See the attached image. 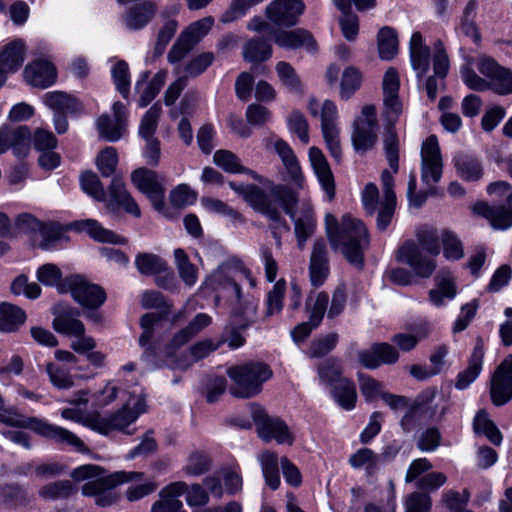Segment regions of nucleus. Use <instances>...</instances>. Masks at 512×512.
<instances>
[{
    "label": "nucleus",
    "instance_id": "obj_1",
    "mask_svg": "<svg viewBox=\"0 0 512 512\" xmlns=\"http://www.w3.org/2000/svg\"><path fill=\"white\" fill-rule=\"evenodd\" d=\"M229 187L240 195L254 210L265 215L273 222L282 220L279 206L294 222V231L300 249L306 245L316 228V220L311 203L308 200L299 202L295 190L287 185H274L269 196L256 185L230 182Z\"/></svg>",
    "mask_w": 512,
    "mask_h": 512
},
{
    "label": "nucleus",
    "instance_id": "obj_2",
    "mask_svg": "<svg viewBox=\"0 0 512 512\" xmlns=\"http://www.w3.org/2000/svg\"><path fill=\"white\" fill-rule=\"evenodd\" d=\"M219 295L226 298L236 314L243 315L252 322L256 313V301L248 291L243 293V286L253 289L256 281L251 272L238 260H228L221 264L205 281Z\"/></svg>",
    "mask_w": 512,
    "mask_h": 512
},
{
    "label": "nucleus",
    "instance_id": "obj_3",
    "mask_svg": "<svg viewBox=\"0 0 512 512\" xmlns=\"http://www.w3.org/2000/svg\"><path fill=\"white\" fill-rule=\"evenodd\" d=\"M325 228L331 247L340 251L351 264L361 266L363 251L369 245V234L363 221L346 214L338 222L333 214H326Z\"/></svg>",
    "mask_w": 512,
    "mask_h": 512
},
{
    "label": "nucleus",
    "instance_id": "obj_4",
    "mask_svg": "<svg viewBox=\"0 0 512 512\" xmlns=\"http://www.w3.org/2000/svg\"><path fill=\"white\" fill-rule=\"evenodd\" d=\"M70 476L75 482H85L81 488L84 496H94L96 504L105 507L117 500V495L111 491L114 487L137 480L142 473L116 471L108 474L101 466L86 464L75 468Z\"/></svg>",
    "mask_w": 512,
    "mask_h": 512
},
{
    "label": "nucleus",
    "instance_id": "obj_5",
    "mask_svg": "<svg viewBox=\"0 0 512 512\" xmlns=\"http://www.w3.org/2000/svg\"><path fill=\"white\" fill-rule=\"evenodd\" d=\"M145 410V398L142 396L136 398L132 397L120 410L109 416H100L98 414L88 416L85 425L103 435H108L112 431H121L131 434L132 432L127 430V428L134 423Z\"/></svg>",
    "mask_w": 512,
    "mask_h": 512
},
{
    "label": "nucleus",
    "instance_id": "obj_6",
    "mask_svg": "<svg viewBox=\"0 0 512 512\" xmlns=\"http://www.w3.org/2000/svg\"><path fill=\"white\" fill-rule=\"evenodd\" d=\"M53 329L63 335L72 337L71 349L76 353H86L96 347V340L86 335L84 323L78 318L79 313L71 307L57 304L53 307Z\"/></svg>",
    "mask_w": 512,
    "mask_h": 512
},
{
    "label": "nucleus",
    "instance_id": "obj_7",
    "mask_svg": "<svg viewBox=\"0 0 512 512\" xmlns=\"http://www.w3.org/2000/svg\"><path fill=\"white\" fill-rule=\"evenodd\" d=\"M227 374L234 382L233 395L250 398L260 393L262 384L270 379L272 371L262 362H250L230 367Z\"/></svg>",
    "mask_w": 512,
    "mask_h": 512
},
{
    "label": "nucleus",
    "instance_id": "obj_8",
    "mask_svg": "<svg viewBox=\"0 0 512 512\" xmlns=\"http://www.w3.org/2000/svg\"><path fill=\"white\" fill-rule=\"evenodd\" d=\"M352 144L357 153H365L374 148L378 140V120L376 108L365 105L353 124Z\"/></svg>",
    "mask_w": 512,
    "mask_h": 512
},
{
    "label": "nucleus",
    "instance_id": "obj_9",
    "mask_svg": "<svg viewBox=\"0 0 512 512\" xmlns=\"http://www.w3.org/2000/svg\"><path fill=\"white\" fill-rule=\"evenodd\" d=\"M414 241L405 242L397 251V260L409 266L415 276L430 278L437 267L436 257Z\"/></svg>",
    "mask_w": 512,
    "mask_h": 512
},
{
    "label": "nucleus",
    "instance_id": "obj_10",
    "mask_svg": "<svg viewBox=\"0 0 512 512\" xmlns=\"http://www.w3.org/2000/svg\"><path fill=\"white\" fill-rule=\"evenodd\" d=\"M421 181L431 191L441 180L443 160L438 139L435 135L429 136L421 145Z\"/></svg>",
    "mask_w": 512,
    "mask_h": 512
},
{
    "label": "nucleus",
    "instance_id": "obj_11",
    "mask_svg": "<svg viewBox=\"0 0 512 512\" xmlns=\"http://www.w3.org/2000/svg\"><path fill=\"white\" fill-rule=\"evenodd\" d=\"M251 416L260 438L264 441L268 442L274 439L278 444H292L293 435L284 421L270 417L261 406L256 404L251 406Z\"/></svg>",
    "mask_w": 512,
    "mask_h": 512
},
{
    "label": "nucleus",
    "instance_id": "obj_12",
    "mask_svg": "<svg viewBox=\"0 0 512 512\" xmlns=\"http://www.w3.org/2000/svg\"><path fill=\"white\" fill-rule=\"evenodd\" d=\"M214 25L211 16L204 17L191 23L179 36L168 53V60L171 63L179 62L193 47L208 34Z\"/></svg>",
    "mask_w": 512,
    "mask_h": 512
},
{
    "label": "nucleus",
    "instance_id": "obj_13",
    "mask_svg": "<svg viewBox=\"0 0 512 512\" xmlns=\"http://www.w3.org/2000/svg\"><path fill=\"white\" fill-rule=\"evenodd\" d=\"M128 111L126 106L116 101L112 105V116L104 114L97 119L96 125L101 138L116 142L127 131Z\"/></svg>",
    "mask_w": 512,
    "mask_h": 512
},
{
    "label": "nucleus",
    "instance_id": "obj_14",
    "mask_svg": "<svg viewBox=\"0 0 512 512\" xmlns=\"http://www.w3.org/2000/svg\"><path fill=\"white\" fill-rule=\"evenodd\" d=\"M133 185L145 194L158 211L164 207V188L158 180V174L145 167L134 170L131 174Z\"/></svg>",
    "mask_w": 512,
    "mask_h": 512
},
{
    "label": "nucleus",
    "instance_id": "obj_15",
    "mask_svg": "<svg viewBox=\"0 0 512 512\" xmlns=\"http://www.w3.org/2000/svg\"><path fill=\"white\" fill-rule=\"evenodd\" d=\"M381 183L383 196L376 202L375 213H377V227L383 231L390 224L396 207L394 176L390 171L384 170L382 172Z\"/></svg>",
    "mask_w": 512,
    "mask_h": 512
},
{
    "label": "nucleus",
    "instance_id": "obj_16",
    "mask_svg": "<svg viewBox=\"0 0 512 512\" xmlns=\"http://www.w3.org/2000/svg\"><path fill=\"white\" fill-rule=\"evenodd\" d=\"M492 402L501 406L512 398V354L507 356L495 370L491 379Z\"/></svg>",
    "mask_w": 512,
    "mask_h": 512
},
{
    "label": "nucleus",
    "instance_id": "obj_17",
    "mask_svg": "<svg viewBox=\"0 0 512 512\" xmlns=\"http://www.w3.org/2000/svg\"><path fill=\"white\" fill-rule=\"evenodd\" d=\"M478 71L487 77L492 90L501 95L512 93V73L499 66L488 56H479L476 63Z\"/></svg>",
    "mask_w": 512,
    "mask_h": 512
},
{
    "label": "nucleus",
    "instance_id": "obj_18",
    "mask_svg": "<svg viewBox=\"0 0 512 512\" xmlns=\"http://www.w3.org/2000/svg\"><path fill=\"white\" fill-rule=\"evenodd\" d=\"M304 8L301 0H274L267 6L266 16L275 25L293 26Z\"/></svg>",
    "mask_w": 512,
    "mask_h": 512
},
{
    "label": "nucleus",
    "instance_id": "obj_19",
    "mask_svg": "<svg viewBox=\"0 0 512 512\" xmlns=\"http://www.w3.org/2000/svg\"><path fill=\"white\" fill-rule=\"evenodd\" d=\"M71 294L73 299L82 307L95 310L103 305L106 300L105 290L98 284L77 277L71 282Z\"/></svg>",
    "mask_w": 512,
    "mask_h": 512
},
{
    "label": "nucleus",
    "instance_id": "obj_20",
    "mask_svg": "<svg viewBox=\"0 0 512 512\" xmlns=\"http://www.w3.org/2000/svg\"><path fill=\"white\" fill-rule=\"evenodd\" d=\"M30 147L31 132L27 126L0 129V154L12 149L17 157H25Z\"/></svg>",
    "mask_w": 512,
    "mask_h": 512
},
{
    "label": "nucleus",
    "instance_id": "obj_21",
    "mask_svg": "<svg viewBox=\"0 0 512 512\" xmlns=\"http://www.w3.org/2000/svg\"><path fill=\"white\" fill-rule=\"evenodd\" d=\"M24 78L31 86L45 89L56 82L57 69L50 60L37 59L25 67Z\"/></svg>",
    "mask_w": 512,
    "mask_h": 512
},
{
    "label": "nucleus",
    "instance_id": "obj_22",
    "mask_svg": "<svg viewBox=\"0 0 512 512\" xmlns=\"http://www.w3.org/2000/svg\"><path fill=\"white\" fill-rule=\"evenodd\" d=\"M271 146L283 163L286 171V181L290 182L297 188H303L304 176L297 157L289 144L282 139L277 138L271 140Z\"/></svg>",
    "mask_w": 512,
    "mask_h": 512
},
{
    "label": "nucleus",
    "instance_id": "obj_23",
    "mask_svg": "<svg viewBox=\"0 0 512 512\" xmlns=\"http://www.w3.org/2000/svg\"><path fill=\"white\" fill-rule=\"evenodd\" d=\"M309 275L312 286L319 287L324 284L329 275L326 244L323 239H316L309 263Z\"/></svg>",
    "mask_w": 512,
    "mask_h": 512
},
{
    "label": "nucleus",
    "instance_id": "obj_24",
    "mask_svg": "<svg viewBox=\"0 0 512 512\" xmlns=\"http://www.w3.org/2000/svg\"><path fill=\"white\" fill-rule=\"evenodd\" d=\"M309 160L322 189L328 197V200H332L335 195L334 177L323 152L317 147H310Z\"/></svg>",
    "mask_w": 512,
    "mask_h": 512
},
{
    "label": "nucleus",
    "instance_id": "obj_25",
    "mask_svg": "<svg viewBox=\"0 0 512 512\" xmlns=\"http://www.w3.org/2000/svg\"><path fill=\"white\" fill-rule=\"evenodd\" d=\"M187 485L183 481H177L163 488L159 493V499L151 506V512H183V504L179 496L184 494Z\"/></svg>",
    "mask_w": 512,
    "mask_h": 512
},
{
    "label": "nucleus",
    "instance_id": "obj_26",
    "mask_svg": "<svg viewBox=\"0 0 512 512\" xmlns=\"http://www.w3.org/2000/svg\"><path fill=\"white\" fill-rule=\"evenodd\" d=\"M410 63L418 79L423 78L430 69V49L420 32H414L409 44Z\"/></svg>",
    "mask_w": 512,
    "mask_h": 512
},
{
    "label": "nucleus",
    "instance_id": "obj_27",
    "mask_svg": "<svg viewBox=\"0 0 512 512\" xmlns=\"http://www.w3.org/2000/svg\"><path fill=\"white\" fill-rule=\"evenodd\" d=\"M274 41L277 45L286 49L304 47L308 52H314L316 50V42L312 35L301 29L276 32Z\"/></svg>",
    "mask_w": 512,
    "mask_h": 512
},
{
    "label": "nucleus",
    "instance_id": "obj_28",
    "mask_svg": "<svg viewBox=\"0 0 512 512\" xmlns=\"http://www.w3.org/2000/svg\"><path fill=\"white\" fill-rule=\"evenodd\" d=\"M25 59V47L22 40H14L5 45L0 52V69L6 74L15 73Z\"/></svg>",
    "mask_w": 512,
    "mask_h": 512
},
{
    "label": "nucleus",
    "instance_id": "obj_29",
    "mask_svg": "<svg viewBox=\"0 0 512 512\" xmlns=\"http://www.w3.org/2000/svg\"><path fill=\"white\" fill-rule=\"evenodd\" d=\"M474 212L485 217L495 229H507L512 226V210L505 206H490L485 202L474 205Z\"/></svg>",
    "mask_w": 512,
    "mask_h": 512
},
{
    "label": "nucleus",
    "instance_id": "obj_30",
    "mask_svg": "<svg viewBox=\"0 0 512 512\" xmlns=\"http://www.w3.org/2000/svg\"><path fill=\"white\" fill-rule=\"evenodd\" d=\"M44 104L56 113L72 114L82 110V104L73 96L61 91H52L43 95Z\"/></svg>",
    "mask_w": 512,
    "mask_h": 512
},
{
    "label": "nucleus",
    "instance_id": "obj_31",
    "mask_svg": "<svg viewBox=\"0 0 512 512\" xmlns=\"http://www.w3.org/2000/svg\"><path fill=\"white\" fill-rule=\"evenodd\" d=\"M444 291L448 300H453L457 295L456 280L452 272L442 269L435 277V287L429 291V301L435 307H441L438 293Z\"/></svg>",
    "mask_w": 512,
    "mask_h": 512
},
{
    "label": "nucleus",
    "instance_id": "obj_32",
    "mask_svg": "<svg viewBox=\"0 0 512 512\" xmlns=\"http://www.w3.org/2000/svg\"><path fill=\"white\" fill-rule=\"evenodd\" d=\"M26 313L20 307L11 303L3 302L0 304V331L13 333L26 321Z\"/></svg>",
    "mask_w": 512,
    "mask_h": 512
},
{
    "label": "nucleus",
    "instance_id": "obj_33",
    "mask_svg": "<svg viewBox=\"0 0 512 512\" xmlns=\"http://www.w3.org/2000/svg\"><path fill=\"white\" fill-rule=\"evenodd\" d=\"M111 199L119 206H122L127 213L140 217L141 211L138 204L128 193L121 177L115 176L109 186Z\"/></svg>",
    "mask_w": 512,
    "mask_h": 512
},
{
    "label": "nucleus",
    "instance_id": "obj_34",
    "mask_svg": "<svg viewBox=\"0 0 512 512\" xmlns=\"http://www.w3.org/2000/svg\"><path fill=\"white\" fill-rule=\"evenodd\" d=\"M155 6L151 1H144L131 7L125 16V25L131 30L145 27L155 15Z\"/></svg>",
    "mask_w": 512,
    "mask_h": 512
},
{
    "label": "nucleus",
    "instance_id": "obj_35",
    "mask_svg": "<svg viewBox=\"0 0 512 512\" xmlns=\"http://www.w3.org/2000/svg\"><path fill=\"white\" fill-rule=\"evenodd\" d=\"M148 73L144 72L140 79L137 80L135 88L140 93L139 105L147 106L159 93L164 84L165 74L157 73L153 79L148 82Z\"/></svg>",
    "mask_w": 512,
    "mask_h": 512
},
{
    "label": "nucleus",
    "instance_id": "obj_36",
    "mask_svg": "<svg viewBox=\"0 0 512 512\" xmlns=\"http://www.w3.org/2000/svg\"><path fill=\"white\" fill-rule=\"evenodd\" d=\"M430 332V324L428 322H423L417 325L411 332L395 334L392 337V342L401 351L409 352L416 347L419 341L427 338Z\"/></svg>",
    "mask_w": 512,
    "mask_h": 512
},
{
    "label": "nucleus",
    "instance_id": "obj_37",
    "mask_svg": "<svg viewBox=\"0 0 512 512\" xmlns=\"http://www.w3.org/2000/svg\"><path fill=\"white\" fill-rule=\"evenodd\" d=\"M457 174L465 181H478L483 175L479 160L469 154H458L454 158Z\"/></svg>",
    "mask_w": 512,
    "mask_h": 512
},
{
    "label": "nucleus",
    "instance_id": "obj_38",
    "mask_svg": "<svg viewBox=\"0 0 512 512\" xmlns=\"http://www.w3.org/2000/svg\"><path fill=\"white\" fill-rule=\"evenodd\" d=\"M75 227L80 231L87 232L93 239L99 242H108L114 244H124L123 237L101 226L99 222L93 219H87L75 223Z\"/></svg>",
    "mask_w": 512,
    "mask_h": 512
},
{
    "label": "nucleus",
    "instance_id": "obj_39",
    "mask_svg": "<svg viewBox=\"0 0 512 512\" xmlns=\"http://www.w3.org/2000/svg\"><path fill=\"white\" fill-rule=\"evenodd\" d=\"M484 352L481 347H475L468 367L458 375L456 388L466 389L480 374L482 370Z\"/></svg>",
    "mask_w": 512,
    "mask_h": 512
},
{
    "label": "nucleus",
    "instance_id": "obj_40",
    "mask_svg": "<svg viewBox=\"0 0 512 512\" xmlns=\"http://www.w3.org/2000/svg\"><path fill=\"white\" fill-rule=\"evenodd\" d=\"M395 125H385L383 138L386 159L394 176L399 170V140L394 129Z\"/></svg>",
    "mask_w": 512,
    "mask_h": 512
},
{
    "label": "nucleus",
    "instance_id": "obj_41",
    "mask_svg": "<svg viewBox=\"0 0 512 512\" xmlns=\"http://www.w3.org/2000/svg\"><path fill=\"white\" fill-rule=\"evenodd\" d=\"M174 259L181 280L188 287L194 286L198 280V269L190 262L186 252L181 248L175 249Z\"/></svg>",
    "mask_w": 512,
    "mask_h": 512
},
{
    "label": "nucleus",
    "instance_id": "obj_42",
    "mask_svg": "<svg viewBox=\"0 0 512 512\" xmlns=\"http://www.w3.org/2000/svg\"><path fill=\"white\" fill-rule=\"evenodd\" d=\"M333 397L342 408L353 409L357 400L354 384L346 378H339L333 386Z\"/></svg>",
    "mask_w": 512,
    "mask_h": 512
},
{
    "label": "nucleus",
    "instance_id": "obj_43",
    "mask_svg": "<svg viewBox=\"0 0 512 512\" xmlns=\"http://www.w3.org/2000/svg\"><path fill=\"white\" fill-rule=\"evenodd\" d=\"M379 462L380 456L369 448H361L349 457V464L354 469L364 468L368 475L378 470Z\"/></svg>",
    "mask_w": 512,
    "mask_h": 512
},
{
    "label": "nucleus",
    "instance_id": "obj_44",
    "mask_svg": "<svg viewBox=\"0 0 512 512\" xmlns=\"http://www.w3.org/2000/svg\"><path fill=\"white\" fill-rule=\"evenodd\" d=\"M379 56L383 60H391L398 53V38L390 27H383L377 37Z\"/></svg>",
    "mask_w": 512,
    "mask_h": 512
},
{
    "label": "nucleus",
    "instance_id": "obj_45",
    "mask_svg": "<svg viewBox=\"0 0 512 512\" xmlns=\"http://www.w3.org/2000/svg\"><path fill=\"white\" fill-rule=\"evenodd\" d=\"M275 70L280 83L290 92L294 94L302 93L301 80L295 69L285 61L276 64Z\"/></svg>",
    "mask_w": 512,
    "mask_h": 512
},
{
    "label": "nucleus",
    "instance_id": "obj_46",
    "mask_svg": "<svg viewBox=\"0 0 512 512\" xmlns=\"http://www.w3.org/2000/svg\"><path fill=\"white\" fill-rule=\"evenodd\" d=\"M213 160L217 166L221 167L222 169L229 173L246 172L252 178L259 179V176L257 175L256 172L249 169H245L241 165L239 158L234 153L228 150L216 151Z\"/></svg>",
    "mask_w": 512,
    "mask_h": 512
},
{
    "label": "nucleus",
    "instance_id": "obj_47",
    "mask_svg": "<svg viewBox=\"0 0 512 512\" xmlns=\"http://www.w3.org/2000/svg\"><path fill=\"white\" fill-rule=\"evenodd\" d=\"M217 346L213 345V343L209 340L201 341L193 345L190 349V358L191 359H183V360H174L170 361L168 365L172 369H181L185 370L191 366V364L195 361H198L206 356H208L212 351H214Z\"/></svg>",
    "mask_w": 512,
    "mask_h": 512
},
{
    "label": "nucleus",
    "instance_id": "obj_48",
    "mask_svg": "<svg viewBox=\"0 0 512 512\" xmlns=\"http://www.w3.org/2000/svg\"><path fill=\"white\" fill-rule=\"evenodd\" d=\"M329 303V295L325 292L311 293L305 304L309 318L315 323L319 324L327 311Z\"/></svg>",
    "mask_w": 512,
    "mask_h": 512
},
{
    "label": "nucleus",
    "instance_id": "obj_49",
    "mask_svg": "<svg viewBox=\"0 0 512 512\" xmlns=\"http://www.w3.org/2000/svg\"><path fill=\"white\" fill-rule=\"evenodd\" d=\"M477 4L475 1H470L466 5L463 16L461 18L458 32L466 37L471 38L475 43H478L481 39L479 30L474 22L476 17Z\"/></svg>",
    "mask_w": 512,
    "mask_h": 512
},
{
    "label": "nucleus",
    "instance_id": "obj_50",
    "mask_svg": "<svg viewBox=\"0 0 512 512\" xmlns=\"http://www.w3.org/2000/svg\"><path fill=\"white\" fill-rule=\"evenodd\" d=\"M111 76L117 91L127 98L130 93V71L127 62L124 60H116L111 67Z\"/></svg>",
    "mask_w": 512,
    "mask_h": 512
},
{
    "label": "nucleus",
    "instance_id": "obj_51",
    "mask_svg": "<svg viewBox=\"0 0 512 512\" xmlns=\"http://www.w3.org/2000/svg\"><path fill=\"white\" fill-rule=\"evenodd\" d=\"M201 204L206 211L223 215L234 224L242 223L244 221L242 215L238 211L219 199L203 197L201 199Z\"/></svg>",
    "mask_w": 512,
    "mask_h": 512
},
{
    "label": "nucleus",
    "instance_id": "obj_52",
    "mask_svg": "<svg viewBox=\"0 0 512 512\" xmlns=\"http://www.w3.org/2000/svg\"><path fill=\"white\" fill-rule=\"evenodd\" d=\"M271 46L267 41L253 39L246 43L243 49L244 59L249 62H262L270 58Z\"/></svg>",
    "mask_w": 512,
    "mask_h": 512
},
{
    "label": "nucleus",
    "instance_id": "obj_53",
    "mask_svg": "<svg viewBox=\"0 0 512 512\" xmlns=\"http://www.w3.org/2000/svg\"><path fill=\"white\" fill-rule=\"evenodd\" d=\"M160 114L161 107L155 104L143 116L138 129V134L143 140L155 139L154 134L157 129Z\"/></svg>",
    "mask_w": 512,
    "mask_h": 512
},
{
    "label": "nucleus",
    "instance_id": "obj_54",
    "mask_svg": "<svg viewBox=\"0 0 512 512\" xmlns=\"http://www.w3.org/2000/svg\"><path fill=\"white\" fill-rule=\"evenodd\" d=\"M362 76L358 69L347 67L340 82V96L349 99L361 86Z\"/></svg>",
    "mask_w": 512,
    "mask_h": 512
},
{
    "label": "nucleus",
    "instance_id": "obj_55",
    "mask_svg": "<svg viewBox=\"0 0 512 512\" xmlns=\"http://www.w3.org/2000/svg\"><path fill=\"white\" fill-rule=\"evenodd\" d=\"M211 461L208 455L201 451L192 452L187 458L183 471L189 476H200L210 469Z\"/></svg>",
    "mask_w": 512,
    "mask_h": 512
},
{
    "label": "nucleus",
    "instance_id": "obj_56",
    "mask_svg": "<svg viewBox=\"0 0 512 512\" xmlns=\"http://www.w3.org/2000/svg\"><path fill=\"white\" fill-rule=\"evenodd\" d=\"M321 130L330 155L337 162H340L342 159V147L337 124L321 125Z\"/></svg>",
    "mask_w": 512,
    "mask_h": 512
},
{
    "label": "nucleus",
    "instance_id": "obj_57",
    "mask_svg": "<svg viewBox=\"0 0 512 512\" xmlns=\"http://www.w3.org/2000/svg\"><path fill=\"white\" fill-rule=\"evenodd\" d=\"M135 264L141 274L152 275L165 271V262L156 255L142 253L138 254Z\"/></svg>",
    "mask_w": 512,
    "mask_h": 512
},
{
    "label": "nucleus",
    "instance_id": "obj_58",
    "mask_svg": "<svg viewBox=\"0 0 512 512\" xmlns=\"http://www.w3.org/2000/svg\"><path fill=\"white\" fill-rule=\"evenodd\" d=\"M73 491L70 481L62 480L48 483L40 488L39 495L45 500H57L68 497Z\"/></svg>",
    "mask_w": 512,
    "mask_h": 512
},
{
    "label": "nucleus",
    "instance_id": "obj_59",
    "mask_svg": "<svg viewBox=\"0 0 512 512\" xmlns=\"http://www.w3.org/2000/svg\"><path fill=\"white\" fill-rule=\"evenodd\" d=\"M62 237V229L55 223H42L41 229L38 232V238L35 241L39 242L42 249L50 250L54 247Z\"/></svg>",
    "mask_w": 512,
    "mask_h": 512
},
{
    "label": "nucleus",
    "instance_id": "obj_60",
    "mask_svg": "<svg viewBox=\"0 0 512 512\" xmlns=\"http://www.w3.org/2000/svg\"><path fill=\"white\" fill-rule=\"evenodd\" d=\"M80 185L82 190L96 201L105 199L103 185L95 173L91 171L84 172L80 177Z\"/></svg>",
    "mask_w": 512,
    "mask_h": 512
},
{
    "label": "nucleus",
    "instance_id": "obj_61",
    "mask_svg": "<svg viewBox=\"0 0 512 512\" xmlns=\"http://www.w3.org/2000/svg\"><path fill=\"white\" fill-rule=\"evenodd\" d=\"M286 291V283L283 279L277 281L272 290L268 292L266 300V314L272 316L280 313L283 308V297Z\"/></svg>",
    "mask_w": 512,
    "mask_h": 512
},
{
    "label": "nucleus",
    "instance_id": "obj_62",
    "mask_svg": "<svg viewBox=\"0 0 512 512\" xmlns=\"http://www.w3.org/2000/svg\"><path fill=\"white\" fill-rule=\"evenodd\" d=\"M118 164V153L114 147H106L96 157V166L102 176H111Z\"/></svg>",
    "mask_w": 512,
    "mask_h": 512
},
{
    "label": "nucleus",
    "instance_id": "obj_63",
    "mask_svg": "<svg viewBox=\"0 0 512 512\" xmlns=\"http://www.w3.org/2000/svg\"><path fill=\"white\" fill-rule=\"evenodd\" d=\"M383 119L385 125H395L403 112V103L399 96H383Z\"/></svg>",
    "mask_w": 512,
    "mask_h": 512
},
{
    "label": "nucleus",
    "instance_id": "obj_64",
    "mask_svg": "<svg viewBox=\"0 0 512 512\" xmlns=\"http://www.w3.org/2000/svg\"><path fill=\"white\" fill-rule=\"evenodd\" d=\"M444 256L448 260H459L463 257L464 251L460 240L451 231H443L441 235Z\"/></svg>",
    "mask_w": 512,
    "mask_h": 512
}]
</instances>
